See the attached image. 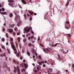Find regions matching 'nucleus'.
<instances>
[{
	"label": "nucleus",
	"instance_id": "obj_1",
	"mask_svg": "<svg viewBox=\"0 0 74 74\" xmlns=\"http://www.w3.org/2000/svg\"><path fill=\"white\" fill-rule=\"evenodd\" d=\"M14 72L16 73V72H18V74H21L20 72H19V66H17L16 67L14 66Z\"/></svg>",
	"mask_w": 74,
	"mask_h": 74
},
{
	"label": "nucleus",
	"instance_id": "obj_2",
	"mask_svg": "<svg viewBox=\"0 0 74 74\" xmlns=\"http://www.w3.org/2000/svg\"><path fill=\"white\" fill-rule=\"evenodd\" d=\"M24 30L25 31L26 33L29 32L30 30V27H25L24 29Z\"/></svg>",
	"mask_w": 74,
	"mask_h": 74
},
{
	"label": "nucleus",
	"instance_id": "obj_3",
	"mask_svg": "<svg viewBox=\"0 0 74 74\" xmlns=\"http://www.w3.org/2000/svg\"><path fill=\"white\" fill-rule=\"evenodd\" d=\"M12 47L13 49V50H14V51L15 54H16V53H17V50H16V49L15 47V46L13 45L12 46Z\"/></svg>",
	"mask_w": 74,
	"mask_h": 74
},
{
	"label": "nucleus",
	"instance_id": "obj_4",
	"mask_svg": "<svg viewBox=\"0 0 74 74\" xmlns=\"http://www.w3.org/2000/svg\"><path fill=\"white\" fill-rule=\"evenodd\" d=\"M47 70L48 74H51V73L52 72V69H51L48 68L47 69Z\"/></svg>",
	"mask_w": 74,
	"mask_h": 74
},
{
	"label": "nucleus",
	"instance_id": "obj_5",
	"mask_svg": "<svg viewBox=\"0 0 74 74\" xmlns=\"http://www.w3.org/2000/svg\"><path fill=\"white\" fill-rule=\"evenodd\" d=\"M13 40H14L13 38H10V43L11 45L13 44V42H12V41H13Z\"/></svg>",
	"mask_w": 74,
	"mask_h": 74
},
{
	"label": "nucleus",
	"instance_id": "obj_6",
	"mask_svg": "<svg viewBox=\"0 0 74 74\" xmlns=\"http://www.w3.org/2000/svg\"><path fill=\"white\" fill-rule=\"evenodd\" d=\"M8 32H9L10 33H12L13 32V30L11 29H9L8 30Z\"/></svg>",
	"mask_w": 74,
	"mask_h": 74
},
{
	"label": "nucleus",
	"instance_id": "obj_7",
	"mask_svg": "<svg viewBox=\"0 0 74 74\" xmlns=\"http://www.w3.org/2000/svg\"><path fill=\"white\" fill-rule=\"evenodd\" d=\"M68 52H69V50H65V52L64 51H63V53H68Z\"/></svg>",
	"mask_w": 74,
	"mask_h": 74
},
{
	"label": "nucleus",
	"instance_id": "obj_8",
	"mask_svg": "<svg viewBox=\"0 0 74 74\" xmlns=\"http://www.w3.org/2000/svg\"><path fill=\"white\" fill-rule=\"evenodd\" d=\"M32 53H36V50H35V49H32Z\"/></svg>",
	"mask_w": 74,
	"mask_h": 74
},
{
	"label": "nucleus",
	"instance_id": "obj_9",
	"mask_svg": "<svg viewBox=\"0 0 74 74\" xmlns=\"http://www.w3.org/2000/svg\"><path fill=\"white\" fill-rule=\"evenodd\" d=\"M21 1L22 3H23L24 4H26V1H25V0H22Z\"/></svg>",
	"mask_w": 74,
	"mask_h": 74
},
{
	"label": "nucleus",
	"instance_id": "obj_10",
	"mask_svg": "<svg viewBox=\"0 0 74 74\" xmlns=\"http://www.w3.org/2000/svg\"><path fill=\"white\" fill-rule=\"evenodd\" d=\"M69 3H70L69 1H67V3H66V7H67V6H68V5H69Z\"/></svg>",
	"mask_w": 74,
	"mask_h": 74
},
{
	"label": "nucleus",
	"instance_id": "obj_11",
	"mask_svg": "<svg viewBox=\"0 0 74 74\" xmlns=\"http://www.w3.org/2000/svg\"><path fill=\"white\" fill-rule=\"evenodd\" d=\"M23 64L24 66V67L25 69H26L27 67V64Z\"/></svg>",
	"mask_w": 74,
	"mask_h": 74
},
{
	"label": "nucleus",
	"instance_id": "obj_12",
	"mask_svg": "<svg viewBox=\"0 0 74 74\" xmlns=\"http://www.w3.org/2000/svg\"><path fill=\"white\" fill-rule=\"evenodd\" d=\"M13 62H14L16 63V64H19V62H16V61H15L14 60H13Z\"/></svg>",
	"mask_w": 74,
	"mask_h": 74
},
{
	"label": "nucleus",
	"instance_id": "obj_13",
	"mask_svg": "<svg viewBox=\"0 0 74 74\" xmlns=\"http://www.w3.org/2000/svg\"><path fill=\"white\" fill-rule=\"evenodd\" d=\"M58 43H56V44H55V45H51L52 47H56V45H57V44H58Z\"/></svg>",
	"mask_w": 74,
	"mask_h": 74
},
{
	"label": "nucleus",
	"instance_id": "obj_14",
	"mask_svg": "<svg viewBox=\"0 0 74 74\" xmlns=\"http://www.w3.org/2000/svg\"><path fill=\"white\" fill-rule=\"evenodd\" d=\"M28 12L31 14V15H33V12H32L31 11H28Z\"/></svg>",
	"mask_w": 74,
	"mask_h": 74
},
{
	"label": "nucleus",
	"instance_id": "obj_15",
	"mask_svg": "<svg viewBox=\"0 0 74 74\" xmlns=\"http://www.w3.org/2000/svg\"><path fill=\"white\" fill-rule=\"evenodd\" d=\"M1 48H2V49H5V47H4L3 45H1Z\"/></svg>",
	"mask_w": 74,
	"mask_h": 74
},
{
	"label": "nucleus",
	"instance_id": "obj_16",
	"mask_svg": "<svg viewBox=\"0 0 74 74\" xmlns=\"http://www.w3.org/2000/svg\"><path fill=\"white\" fill-rule=\"evenodd\" d=\"M9 5H10V6H13V4H12V3L10 2L9 3Z\"/></svg>",
	"mask_w": 74,
	"mask_h": 74
},
{
	"label": "nucleus",
	"instance_id": "obj_17",
	"mask_svg": "<svg viewBox=\"0 0 74 74\" xmlns=\"http://www.w3.org/2000/svg\"><path fill=\"white\" fill-rule=\"evenodd\" d=\"M16 56L18 57V58H19V53H17L16 54Z\"/></svg>",
	"mask_w": 74,
	"mask_h": 74
},
{
	"label": "nucleus",
	"instance_id": "obj_18",
	"mask_svg": "<svg viewBox=\"0 0 74 74\" xmlns=\"http://www.w3.org/2000/svg\"><path fill=\"white\" fill-rule=\"evenodd\" d=\"M13 15V14H12V13H11L10 14V18L12 17Z\"/></svg>",
	"mask_w": 74,
	"mask_h": 74
},
{
	"label": "nucleus",
	"instance_id": "obj_19",
	"mask_svg": "<svg viewBox=\"0 0 74 74\" xmlns=\"http://www.w3.org/2000/svg\"><path fill=\"white\" fill-rule=\"evenodd\" d=\"M1 41H3V42H4L5 41V39L4 38H2L1 39Z\"/></svg>",
	"mask_w": 74,
	"mask_h": 74
},
{
	"label": "nucleus",
	"instance_id": "obj_20",
	"mask_svg": "<svg viewBox=\"0 0 74 74\" xmlns=\"http://www.w3.org/2000/svg\"><path fill=\"white\" fill-rule=\"evenodd\" d=\"M10 27H14V25L12 24L10 25Z\"/></svg>",
	"mask_w": 74,
	"mask_h": 74
},
{
	"label": "nucleus",
	"instance_id": "obj_21",
	"mask_svg": "<svg viewBox=\"0 0 74 74\" xmlns=\"http://www.w3.org/2000/svg\"><path fill=\"white\" fill-rule=\"evenodd\" d=\"M38 64H40V65H41L42 64V62H38Z\"/></svg>",
	"mask_w": 74,
	"mask_h": 74
},
{
	"label": "nucleus",
	"instance_id": "obj_22",
	"mask_svg": "<svg viewBox=\"0 0 74 74\" xmlns=\"http://www.w3.org/2000/svg\"><path fill=\"white\" fill-rule=\"evenodd\" d=\"M23 71H25V69H23L22 70V73H23Z\"/></svg>",
	"mask_w": 74,
	"mask_h": 74
},
{
	"label": "nucleus",
	"instance_id": "obj_23",
	"mask_svg": "<svg viewBox=\"0 0 74 74\" xmlns=\"http://www.w3.org/2000/svg\"><path fill=\"white\" fill-rule=\"evenodd\" d=\"M17 26L19 27V26H21V24H20V23H18L17 24Z\"/></svg>",
	"mask_w": 74,
	"mask_h": 74
},
{
	"label": "nucleus",
	"instance_id": "obj_24",
	"mask_svg": "<svg viewBox=\"0 0 74 74\" xmlns=\"http://www.w3.org/2000/svg\"><path fill=\"white\" fill-rule=\"evenodd\" d=\"M17 38L18 41H20V40H21V38H20V37H18Z\"/></svg>",
	"mask_w": 74,
	"mask_h": 74
},
{
	"label": "nucleus",
	"instance_id": "obj_25",
	"mask_svg": "<svg viewBox=\"0 0 74 74\" xmlns=\"http://www.w3.org/2000/svg\"><path fill=\"white\" fill-rule=\"evenodd\" d=\"M27 54L28 56H30V53H29L28 51H27Z\"/></svg>",
	"mask_w": 74,
	"mask_h": 74
},
{
	"label": "nucleus",
	"instance_id": "obj_26",
	"mask_svg": "<svg viewBox=\"0 0 74 74\" xmlns=\"http://www.w3.org/2000/svg\"><path fill=\"white\" fill-rule=\"evenodd\" d=\"M67 35H68L69 37H71V35L70 34H67Z\"/></svg>",
	"mask_w": 74,
	"mask_h": 74
},
{
	"label": "nucleus",
	"instance_id": "obj_27",
	"mask_svg": "<svg viewBox=\"0 0 74 74\" xmlns=\"http://www.w3.org/2000/svg\"><path fill=\"white\" fill-rule=\"evenodd\" d=\"M12 1H13V0H8V1H9V2H10V3H11V2H12Z\"/></svg>",
	"mask_w": 74,
	"mask_h": 74
},
{
	"label": "nucleus",
	"instance_id": "obj_28",
	"mask_svg": "<svg viewBox=\"0 0 74 74\" xmlns=\"http://www.w3.org/2000/svg\"><path fill=\"white\" fill-rule=\"evenodd\" d=\"M38 58L40 59L41 60V56H38Z\"/></svg>",
	"mask_w": 74,
	"mask_h": 74
},
{
	"label": "nucleus",
	"instance_id": "obj_29",
	"mask_svg": "<svg viewBox=\"0 0 74 74\" xmlns=\"http://www.w3.org/2000/svg\"><path fill=\"white\" fill-rule=\"evenodd\" d=\"M26 39H24L23 40V42H26Z\"/></svg>",
	"mask_w": 74,
	"mask_h": 74
},
{
	"label": "nucleus",
	"instance_id": "obj_30",
	"mask_svg": "<svg viewBox=\"0 0 74 74\" xmlns=\"http://www.w3.org/2000/svg\"><path fill=\"white\" fill-rule=\"evenodd\" d=\"M2 10L3 11H5V9H4V8H2Z\"/></svg>",
	"mask_w": 74,
	"mask_h": 74
},
{
	"label": "nucleus",
	"instance_id": "obj_31",
	"mask_svg": "<svg viewBox=\"0 0 74 74\" xmlns=\"http://www.w3.org/2000/svg\"><path fill=\"white\" fill-rule=\"evenodd\" d=\"M17 36H18V35H20V33H16Z\"/></svg>",
	"mask_w": 74,
	"mask_h": 74
},
{
	"label": "nucleus",
	"instance_id": "obj_32",
	"mask_svg": "<svg viewBox=\"0 0 74 74\" xmlns=\"http://www.w3.org/2000/svg\"><path fill=\"white\" fill-rule=\"evenodd\" d=\"M8 53H10V51L9 50H8Z\"/></svg>",
	"mask_w": 74,
	"mask_h": 74
},
{
	"label": "nucleus",
	"instance_id": "obj_33",
	"mask_svg": "<svg viewBox=\"0 0 74 74\" xmlns=\"http://www.w3.org/2000/svg\"><path fill=\"white\" fill-rule=\"evenodd\" d=\"M14 30L16 32L18 31V29L17 28H14Z\"/></svg>",
	"mask_w": 74,
	"mask_h": 74
},
{
	"label": "nucleus",
	"instance_id": "obj_34",
	"mask_svg": "<svg viewBox=\"0 0 74 74\" xmlns=\"http://www.w3.org/2000/svg\"><path fill=\"white\" fill-rule=\"evenodd\" d=\"M65 29H69V28H68L66 26H65Z\"/></svg>",
	"mask_w": 74,
	"mask_h": 74
},
{
	"label": "nucleus",
	"instance_id": "obj_35",
	"mask_svg": "<svg viewBox=\"0 0 74 74\" xmlns=\"http://www.w3.org/2000/svg\"><path fill=\"white\" fill-rule=\"evenodd\" d=\"M40 40V37H38V41H39Z\"/></svg>",
	"mask_w": 74,
	"mask_h": 74
},
{
	"label": "nucleus",
	"instance_id": "obj_36",
	"mask_svg": "<svg viewBox=\"0 0 74 74\" xmlns=\"http://www.w3.org/2000/svg\"><path fill=\"white\" fill-rule=\"evenodd\" d=\"M31 33H32V34H33L34 33V32H33V30H31Z\"/></svg>",
	"mask_w": 74,
	"mask_h": 74
},
{
	"label": "nucleus",
	"instance_id": "obj_37",
	"mask_svg": "<svg viewBox=\"0 0 74 74\" xmlns=\"http://www.w3.org/2000/svg\"><path fill=\"white\" fill-rule=\"evenodd\" d=\"M3 15H5V14H6V12H3Z\"/></svg>",
	"mask_w": 74,
	"mask_h": 74
},
{
	"label": "nucleus",
	"instance_id": "obj_38",
	"mask_svg": "<svg viewBox=\"0 0 74 74\" xmlns=\"http://www.w3.org/2000/svg\"><path fill=\"white\" fill-rule=\"evenodd\" d=\"M66 23H67V24H69V23H70V22H68V21H66Z\"/></svg>",
	"mask_w": 74,
	"mask_h": 74
},
{
	"label": "nucleus",
	"instance_id": "obj_39",
	"mask_svg": "<svg viewBox=\"0 0 74 74\" xmlns=\"http://www.w3.org/2000/svg\"><path fill=\"white\" fill-rule=\"evenodd\" d=\"M28 38L29 40H31V38H30V37H29Z\"/></svg>",
	"mask_w": 74,
	"mask_h": 74
},
{
	"label": "nucleus",
	"instance_id": "obj_40",
	"mask_svg": "<svg viewBox=\"0 0 74 74\" xmlns=\"http://www.w3.org/2000/svg\"><path fill=\"white\" fill-rule=\"evenodd\" d=\"M31 58H35V57L34 56H33L32 57H31Z\"/></svg>",
	"mask_w": 74,
	"mask_h": 74
},
{
	"label": "nucleus",
	"instance_id": "obj_41",
	"mask_svg": "<svg viewBox=\"0 0 74 74\" xmlns=\"http://www.w3.org/2000/svg\"><path fill=\"white\" fill-rule=\"evenodd\" d=\"M7 34H8V33L6 34L5 36H6V37H8V36H7Z\"/></svg>",
	"mask_w": 74,
	"mask_h": 74
},
{
	"label": "nucleus",
	"instance_id": "obj_42",
	"mask_svg": "<svg viewBox=\"0 0 74 74\" xmlns=\"http://www.w3.org/2000/svg\"><path fill=\"white\" fill-rule=\"evenodd\" d=\"M31 45H32V44H31L29 43L28 44V46H31Z\"/></svg>",
	"mask_w": 74,
	"mask_h": 74
},
{
	"label": "nucleus",
	"instance_id": "obj_43",
	"mask_svg": "<svg viewBox=\"0 0 74 74\" xmlns=\"http://www.w3.org/2000/svg\"><path fill=\"white\" fill-rule=\"evenodd\" d=\"M22 53H24V50L23 49L22 51Z\"/></svg>",
	"mask_w": 74,
	"mask_h": 74
},
{
	"label": "nucleus",
	"instance_id": "obj_44",
	"mask_svg": "<svg viewBox=\"0 0 74 74\" xmlns=\"http://www.w3.org/2000/svg\"><path fill=\"white\" fill-rule=\"evenodd\" d=\"M4 31H5V28H3V32H4Z\"/></svg>",
	"mask_w": 74,
	"mask_h": 74
},
{
	"label": "nucleus",
	"instance_id": "obj_45",
	"mask_svg": "<svg viewBox=\"0 0 74 74\" xmlns=\"http://www.w3.org/2000/svg\"><path fill=\"white\" fill-rule=\"evenodd\" d=\"M30 21H32V17H31L30 19Z\"/></svg>",
	"mask_w": 74,
	"mask_h": 74
},
{
	"label": "nucleus",
	"instance_id": "obj_46",
	"mask_svg": "<svg viewBox=\"0 0 74 74\" xmlns=\"http://www.w3.org/2000/svg\"><path fill=\"white\" fill-rule=\"evenodd\" d=\"M58 58H59V59H60V60H62V59H60V57H59V55H58Z\"/></svg>",
	"mask_w": 74,
	"mask_h": 74
},
{
	"label": "nucleus",
	"instance_id": "obj_47",
	"mask_svg": "<svg viewBox=\"0 0 74 74\" xmlns=\"http://www.w3.org/2000/svg\"><path fill=\"white\" fill-rule=\"evenodd\" d=\"M13 36H15V33H14L13 34Z\"/></svg>",
	"mask_w": 74,
	"mask_h": 74
},
{
	"label": "nucleus",
	"instance_id": "obj_48",
	"mask_svg": "<svg viewBox=\"0 0 74 74\" xmlns=\"http://www.w3.org/2000/svg\"><path fill=\"white\" fill-rule=\"evenodd\" d=\"M45 66H46L45 65V64L43 65V67H45Z\"/></svg>",
	"mask_w": 74,
	"mask_h": 74
},
{
	"label": "nucleus",
	"instance_id": "obj_49",
	"mask_svg": "<svg viewBox=\"0 0 74 74\" xmlns=\"http://www.w3.org/2000/svg\"><path fill=\"white\" fill-rule=\"evenodd\" d=\"M37 70H40V68H39V67H37Z\"/></svg>",
	"mask_w": 74,
	"mask_h": 74
},
{
	"label": "nucleus",
	"instance_id": "obj_50",
	"mask_svg": "<svg viewBox=\"0 0 74 74\" xmlns=\"http://www.w3.org/2000/svg\"><path fill=\"white\" fill-rule=\"evenodd\" d=\"M23 62H24V63H25V62H26V60H23Z\"/></svg>",
	"mask_w": 74,
	"mask_h": 74
},
{
	"label": "nucleus",
	"instance_id": "obj_51",
	"mask_svg": "<svg viewBox=\"0 0 74 74\" xmlns=\"http://www.w3.org/2000/svg\"><path fill=\"white\" fill-rule=\"evenodd\" d=\"M3 55H4V56H5V53H4V54H3Z\"/></svg>",
	"mask_w": 74,
	"mask_h": 74
},
{
	"label": "nucleus",
	"instance_id": "obj_52",
	"mask_svg": "<svg viewBox=\"0 0 74 74\" xmlns=\"http://www.w3.org/2000/svg\"><path fill=\"white\" fill-rule=\"evenodd\" d=\"M31 38H34V36H32L31 37Z\"/></svg>",
	"mask_w": 74,
	"mask_h": 74
},
{
	"label": "nucleus",
	"instance_id": "obj_53",
	"mask_svg": "<svg viewBox=\"0 0 74 74\" xmlns=\"http://www.w3.org/2000/svg\"><path fill=\"white\" fill-rule=\"evenodd\" d=\"M42 63H45L44 62V61H42L41 62Z\"/></svg>",
	"mask_w": 74,
	"mask_h": 74
},
{
	"label": "nucleus",
	"instance_id": "obj_54",
	"mask_svg": "<svg viewBox=\"0 0 74 74\" xmlns=\"http://www.w3.org/2000/svg\"><path fill=\"white\" fill-rule=\"evenodd\" d=\"M43 50L44 51V52H45L46 53H47V52H46V51L45 50V49H43Z\"/></svg>",
	"mask_w": 74,
	"mask_h": 74
},
{
	"label": "nucleus",
	"instance_id": "obj_55",
	"mask_svg": "<svg viewBox=\"0 0 74 74\" xmlns=\"http://www.w3.org/2000/svg\"><path fill=\"white\" fill-rule=\"evenodd\" d=\"M20 59L21 60V59H22V57H20Z\"/></svg>",
	"mask_w": 74,
	"mask_h": 74
},
{
	"label": "nucleus",
	"instance_id": "obj_56",
	"mask_svg": "<svg viewBox=\"0 0 74 74\" xmlns=\"http://www.w3.org/2000/svg\"><path fill=\"white\" fill-rule=\"evenodd\" d=\"M22 36H23V37H25V35H22Z\"/></svg>",
	"mask_w": 74,
	"mask_h": 74
},
{
	"label": "nucleus",
	"instance_id": "obj_57",
	"mask_svg": "<svg viewBox=\"0 0 74 74\" xmlns=\"http://www.w3.org/2000/svg\"><path fill=\"white\" fill-rule=\"evenodd\" d=\"M32 65L34 66H35V64H33Z\"/></svg>",
	"mask_w": 74,
	"mask_h": 74
},
{
	"label": "nucleus",
	"instance_id": "obj_58",
	"mask_svg": "<svg viewBox=\"0 0 74 74\" xmlns=\"http://www.w3.org/2000/svg\"><path fill=\"white\" fill-rule=\"evenodd\" d=\"M35 72H36V73H37V72H38L37 71V70H35Z\"/></svg>",
	"mask_w": 74,
	"mask_h": 74
},
{
	"label": "nucleus",
	"instance_id": "obj_59",
	"mask_svg": "<svg viewBox=\"0 0 74 74\" xmlns=\"http://www.w3.org/2000/svg\"><path fill=\"white\" fill-rule=\"evenodd\" d=\"M35 55H38L37 53H35Z\"/></svg>",
	"mask_w": 74,
	"mask_h": 74
},
{
	"label": "nucleus",
	"instance_id": "obj_60",
	"mask_svg": "<svg viewBox=\"0 0 74 74\" xmlns=\"http://www.w3.org/2000/svg\"><path fill=\"white\" fill-rule=\"evenodd\" d=\"M3 25L4 26H5V23L3 24Z\"/></svg>",
	"mask_w": 74,
	"mask_h": 74
},
{
	"label": "nucleus",
	"instance_id": "obj_61",
	"mask_svg": "<svg viewBox=\"0 0 74 74\" xmlns=\"http://www.w3.org/2000/svg\"><path fill=\"white\" fill-rule=\"evenodd\" d=\"M32 43H34V41H32Z\"/></svg>",
	"mask_w": 74,
	"mask_h": 74
},
{
	"label": "nucleus",
	"instance_id": "obj_62",
	"mask_svg": "<svg viewBox=\"0 0 74 74\" xmlns=\"http://www.w3.org/2000/svg\"><path fill=\"white\" fill-rule=\"evenodd\" d=\"M8 43H7V42L6 43V45H8Z\"/></svg>",
	"mask_w": 74,
	"mask_h": 74
},
{
	"label": "nucleus",
	"instance_id": "obj_63",
	"mask_svg": "<svg viewBox=\"0 0 74 74\" xmlns=\"http://www.w3.org/2000/svg\"><path fill=\"white\" fill-rule=\"evenodd\" d=\"M2 51L1 50V49H0V52H2Z\"/></svg>",
	"mask_w": 74,
	"mask_h": 74
},
{
	"label": "nucleus",
	"instance_id": "obj_64",
	"mask_svg": "<svg viewBox=\"0 0 74 74\" xmlns=\"http://www.w3.org/2000/svg\"><path fill=\"white\" fill-rule=\"evenodd\" d=\"M2 6H1V4H0V7L1 8V7Z\"/></svg>",
	"mask_w": 74,
	"mask_h": 74
}]
</instances>
